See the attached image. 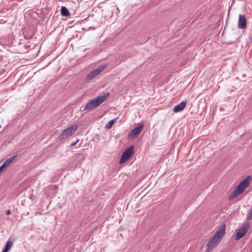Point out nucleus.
Wrapping results in <instances>:
<instances>
[{"mask_svg": "<svg viewBox=\"0 0 252 252\" xmlns=\"http://www.w3.org/2000/svg\"><path fill=\"white\" fill-rule=\"evenodd\" d=\"M109 96V93H108L105 94L103 95L98 96L94 99L92 100L91 101L88 102L85 106H81L80 110L81 112H83L85 110L88 111H92L95 109L103 102H104L107 99Z\"/></svg>", "mask_w": 252, "mask_h": 252, "instance_id": "f257e3e1", "label": "nucleus"}, {"mask_svg": "<svg viewBox=\"0 0 252 252\" xmlns=\"http://www.w3.org/2000/svg\"><path fill=\"white\" fill-rule=\"evenodd\" d=\"M251 180V177L249 176L241 181L237 187L236 189L229 195L228 197L229 199L232 200L238 195L242 194L249 187Z\"/></svg>", "mask_w": 252, "mask_h": 252, "instance_id": "f03ea898", "label": "nucleus"}, {"mask_svg": "<svg viewBox=\"0 0 252 252\" xmlns=\"http://www.w3.org/2000/svg\"><path fill=\"white\" fill-rule=\"evenodd\" d=\"M78 129L77 125H72L63 131L61 134L57 138V140L58 141H61L63 139L67 138L69 136H71L73 133H74Z\"/></svg>", "mask_w": 252, "mask_h": 252, "instance_id": "7ed1b4c3", "label": "nucleus"}, {"mask_svg": "<svg viewBox=\"0 0 252 252\" xmlns=\"http://www.w3.org/2000/svg\"><path fill=\"white\" fill-rule=\"evenodd\" d=\"M133 154V146H131L124 152L120 158V163H123L128 159Z\"/></svg>", "mask_w": 252, "mask_h": 252, "instance_id": "20e7f679", "label": "nucleus"}, {"mask_svg": "<svg viewBox=\"0 0 252 252\" xmlns=\"http://www.w3.org/2000/svg\"><path fill=\"white\" fill-rule=\"evenodd\" d=\"M106 65H102L97 68L94 69L87 75V79L91 80L94 79L96 76L102 72L106 68Z\"/></svg>", "mask_w": 252, "mask_h": 252, "instance_id": "39448f33", "label": "nucleus"}, {"mask_svg": "<svg viewBox=\"0 0 252 252\" xmlns=\"http://www.w3.org/2000/svg\"><path fill=\"white\" fill-rule=\"evenodd\" d=\"M143 127V125L142 124H140L138 126L134 128L128 134V137L130 138H131V139L135 138L140 134Z\"/></svg>", "mask_w": 252, "mask_h": 252, "instance_id": "423d86ee", "label": "nucleus"}, {"mask_svg": "<svg viewBox=\"0 0 252 252\" xmlns=\"http://www.w3.org/2000/svg\"><path fill=\"white\" fill-rule=\"evenodd\" d=\"M247 20L245 15L240 14L238 22V27L240 29H245L247 27Z\"/></svg>", "mask_w": 252, "mask_h": 252, "instance_id": "0eeeda50", "label": "nucleus"}, {"mask_svg": "<svg viewBox=\"0 0 252 252\" xmlns=\"http://www.w3.org/2000/svg\"><path fill=\"white\" fill-rule=\"evenodd\" d=\"M225 224H223L221 226L220 228L216 232L213 237L220 241L221 239L222 238V237L225 234Z\"/></svg>", "mask_w": 252, "mask_h": 252, "instance_id": "6e6552de", "label": "nucleus"}, {"mask_svg": "<svg viewBox=\"0 0 252 252\" xmlns=\"http://www.w3.org/2000/svg\"><path fill=\"white\" fill-rule=\"evenodd\" d=\"M220 241L216 239L213 237L207 245V252H210L211 251L220 243Z\"/></svg>", "mask_w": 252, "mask_h": 252, "instance_id": "1a4fd4ad", "label": "nucleus"}, {"mask_svg": "<svg viewBox=\"0 0 252 252\" xmlns=\"http://www.w3.org/2000/svg\"><path fill=\"white\" fill-rule=\"evenodd\" d=\"M248 228L245 227H243L239 229L236 235V239L239 240L242 238L247 233Z\"/></svg>", "mask_w": 252, "mask_h": 252, "instance_id": "9d476101", "label": "nucleus"}, {"mask_svg": "<svg viewBox=\"0 0 252 252\" xmlns=\"http://www.w3.org/2000/svg\"><path fill=\"white\" fill-rule=\"evenodd\" d=\"M186 104H187V103L185 101L181 102L180 103L176 105L174 107L173 111L175 112H180V111L183 110L184 109V108L186 107Z\"/></svg>", "mask_w": 252, "mask_h": 252, "instance_id": "9b49d317", "label": "nucleus"}, {"mask_svg": "<svg viewBox=\"0 0 252 252\" xmlns=\"http://www.w3.org/2000/svg\"><path fill=\"white\" fill-rule=\"evenodd\" d=\"M17 155H14L6 160L1 165L4 168L8 166L16 158Z\"/></svg>", "mask_w": 252, "mask_h": 252, "instance_id": "f8f14e48", "label": "nucleus"}, {"mask_svg": "<svg viewBox=\"0 0 252 252\" xmlns=\"http://www.w3.org/2000/svg\"><path fill=\"white\" fill-rule=\"evenodd\" d=\"M17 155H14L6 160L1 165L4 168L8 166L16 158Z\"/></svg>", "mask_w": 252, "mask_h": 252, "instance_id": "ddd939ff", "label": "nucleus"}, {"mask_svg": "<svg viewBox=\"0 0 252 252\" xmlns=\"http://www.w3.org/2000/svg\"><path fill=\"white\" fill-rule=\"evenodd\" d=\"M13 245V242L8 240L6 242L5 247L2 252H8Z\"/></svg>", "mask_w": 252, "mask_h": 252, "instance_id": "4468645a", "label": "nucleus"}, {"mask_svg": "<svg viewBox=\"0 0 252 252\" xmlns=\"http://www.w3.org/2000/svg\"><path fill=\"white\" fill-rule=\"evenodd\" d=\"M61 15L63 16L66 17L70 16V14L66 7L62 6L61 7Z\"/></svg>", "mask_w": 252, "mask_h": 252, "instance_id": "2eb2a0df", "label": "nucleus"}, {"mask_svg": "<svg viewBox=\"0 0 252 252\" xmlns=\"http://www.w3.org/2000/svg\"><path fill=\"white\" fill-rule=\"evenodd\" d=\"M116 120L115 119H114V120H111L106 125V127L107 128V129H110L111 128L112 125L114 124Z\"/></svg>", "mask_w": 252, "mask_h": 252, "instance_id": "dca6fc26", "label": "nucleus"}, {"mask_svg": "<svg viewBox=\"0 0 252 252\" xmlns=\"http://www.w3.org/2000/svg\"><path fill=\"white\" fill-rule=\"evenodd\" d=\"M80 157H81V159H82V160H84L85 158L82 154L77 153L74 155L75 158H79Z\"/></svg>", "mask_w": 252, "mask_h": 252, "instance_id": "f3484780", "label": "nucleus"}, {"mask_svg": "<svg viewBox=\"0 0 252 252\" xmlns=\"http://www.w3.org/2000/svg\"><path fill=\"white\" fill-rule=\"evenodd\" d=\"M247 220H252V211L250 212V213L249 214L247 217Z\"/></svg>", "mask_w": 252, "mask_h": 252, "instance_id": "a211bd4d", "label": "nucleus"}, {"mask_svg": "<svg viewBox=\"0 0 252 252\" xmlns=\"http://www.w3.org/2000/svg\"><path fill=\"white\" fill-rule=\"evenodd\" d=\"M5 214L7 215H9L11 214V211L9 210H7L5 212Z\"/></svg>", "mask_w": 252, "mask_h": 252, "instance_id": "6ab92c4d", "label": "nucleus"}, {"mask_svg": "<svg viewBox=\"0 0 252 252\" xmlns=\"http://www.w3.org/2000/svg\"><path fill=\"white\" fill-rule=\"evenodd\" d=\"M78 141H79V140H77L76 141V142H74V143H72V144H71V146H75V145L76 144V143H77Z\"/></svg>", "mask_w": 252, "mask_h": 252, "instance_id": "aec40b11", "label": "nucleus"}, {"mask_svg": "<svg viewBox=\"0 0 252 252\" xmlns=\"http://www.w3.org/2000/svg\"><path fill=\"white\" fill-rule=\"evenodd\" d=\"M4 169V167L2 166H0V172Z\"/></svg>", "mask_w": 252, "mask_h": 252, "instance_id": "412c9836", "label": "nucleus"}]
</instances>
